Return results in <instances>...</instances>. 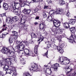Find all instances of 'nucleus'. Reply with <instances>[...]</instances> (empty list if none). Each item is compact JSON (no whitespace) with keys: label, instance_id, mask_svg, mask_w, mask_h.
Returning <instances> with one entry per match:
<instances>
[{"label":"nucleus","instance_id":"ddd939ff","mask_svg":"<svg viewBox=\"0 0 76 76\" xmlns=\"http://www.w3.org/2000/svg\"><path fill=\"white\" fill-rule=\"evenodd\" d=\"M59 64L58 63H56L54 65H53V68L54 70H57L58 69V68L60 67L59 66Z\"/></svg>","mask_w":76,"mask_h":76},{"label":"nucleus","instance_id":"3c124183","mask_svg":"<svg viewBox=\"0 0 76 76\" xmlns=\"http://www.w3.org/2000/svg\"><path fill=\"white\" fill-rule=\"evenodd\" d=\"M4 66L5 67V68L7 69L9 68V65H5Z\"/></svg>","mask_w":76,"mask_h":76},{"label":"nucleus","instance_id":"6e6d98bb","mask_svg":"<svg viewBox=\"0 0 76 76\" xmlns=\"http://www.w3.org/2000/svg\"><path fill=\"white\" fill-rule=\"evenodd\" d=\"M47 1L49 4H50V3H51V0H48Z\"/></svg>","mask_w":76,"mask_h":76},{"label":"nucleus","instance_id":"f3484780","mask_svg":"<svg viewBox=\"0 0 76 76\" xmlns=\"http://www.w3.org/2000/svg\"><path fill=\"white\" fill-rule=\"evenodd\" d=\"M70 30L72 34H75L76 32V29L75 27H72L70 28Z\"/></svg>","mask_w":76,"mask_h":76},{"label":"nucleus","instance_id":"6ab92c4d","mask_svg":"<svg viewBox=\"0 0 76 76\" xmlns=\"http://www.w3.org/2000/svg\"><path fill=\"white\" fill-rule=\"evenodd\" d=\"M38 45H36L34 48V52L36 54L38 53Z\"/></svg>","mask_w":76,"mask_h":76},{"label":"nucleus","instance_id":"c756f323","mask_svg":"<svg viewBox=\"0 0 76 76\" xmlns=\"http://www.w3.org/2000/svg\"><path fill=\"white\" fill-rule=\"evenodd\" d=\"M7 26H6L5 25H3V28L2 29L3 31H6L7 30Z\"/></svg>","mask_w":76,"mask_h":76},{"label":"nucleus","instance_id":"338daca9","mask_svg":"<svg viewBox=\"0 0 76 76\" xmlns=\"http://www.w3.org/2000/svg\"><path fill=\"white\" fill-rule=\"evenodd\" d=\"M39 0H35V3H38L39 2Z\"/></svg>","mask_w":76,"mask_h":76},{"label":"nucleus","instance_id":"20e7f679","mask_svg":"<svg viewBox=\"0 0 76 76\" xmlns=\"http://www.w3.org/2000/svg\"><path fill=\"white\" fill-rule=\"evenodd\" d=\"M64 12V10L62 9L59 8L57 9L56 12L54 10H52L50 11V13L51 15H53L55 14L56 13V15L59 14V15H61Z\"/></svg>","mask_w":76,"mask_h":76},{"label":"nucleus","instance_id":"b1692460","mask_svg":"<svg viewBox=\"0 0 76 76\" xmlns=\"http://www.w3.org/2000/svg\"><path fill=\"white\" fill-rule=\"evenodd\" d=\"M24 52L26 55H29L28 53L29 52V50L27 49H25L24 50Z\"/></svg>","mask_w":76,"mask_h":76},{"label":"nucleus","instance_id":"0e129e2a","mask_svg":"<svg viewBox=\"0 0 76 76\" xmlns=\"http://www.w3.org/2000/svg\"><path fill=\"white\" fill-rule=\"evenodd\" d=\"M70 71H67V72H66V74H68V73H70V72L71 71H72V70H73V69H70Z\"/></svg>","mask_w":76,"mask_h":76},{"label":"nucleus","instance_id":"de8ad7c7","mask_svg":"<svg viewBox=\"0 0 76 76\" xmlns=\"http://www.w3.org/2000/svg\"><path fill=\"white\" fill-rule=\"evenodd\" d=\"M0 16H1L2 17H3V16H6V13L2 14L0 15Z\"/></svg>","mask_w":76,"mask_h":76},{"label":"nucleus","instance_id":"393cba45","mask_svg":"<svg viewBox=\"0 0 76 76\" xmlns=\"http://www.w3.org/2000/svg\"><path fill=\"white\" fill-rule=\"evenodd\" d=\"M58 50L60 53H61V54H63L64 52V50L60 47V48Z\"/></svg>","mask_w":76,"mask_h":76},{"label":"nucleus","instance_id":"f8f14e48","mask_svg":"<svg viewBox=\"0 0 76 76\" xmlns=\"http://www.w3.org/2000/svg\"><path fill=\"white\" fill-rule=\"evenodd\" d=\"M9 61H7V65H9L10 66V67H13V64L12 63V62L11 61H10V58H9Z\"/></svg>","mask_w":76,"mask_h":76},{"label":"nucleus","instance_id":"e433bc0d","mask_svg":"<svg viewBox=\"0 0 76 76\" xmlns=\"http://www.w3.org/2000/svg\"><path fill=\"white\" fill-rule=\"evenodd\" d=\"M18 27H19V28H22L23 29V24H19Z\"/></svg>","mask_w":76,"mask_h":76},{"label":"nucleus","instance_id":"7ed1b4c3","mask_svg":"<svg viewBox=\"0 0 76 76\" xmlns=\"http://www.w3.org/2000/svg\"><path fill=\"white\" fill-rule=\"evenodd\" d=\"M53 23L55 27H56V28H58L60 26V22L59 20H53L52 18V17H50L49 19V22H53Z\"/></svg>","mask_w":76,"mask_h":76},{"label":"nucleus","instance_id":"cd10ccee","mask_svg":"<svg viewBox=\"0 0 76 76\" xmlns=\"http://www.w3.org/2000/svg\"><path fill=\"white\" fill-rule=\"evenodd\" d=\"M59 60H60V61L61 63L62 64H64V63H63L64 60H63V58L62 57H61L60 58Z\"/></svg>","mask_w":76,"mask_h":76},{"label":"nucleus","instance_id":"9d476101","mask_svg":"<svg viewBox=\"0 0 76 76\" xmlns=\"http://www.w3.org/2000/svg\"><path fill=\"white\" fill-rule=\"evenodd\" d=\"M45 22H42L40 24H39V27L41 29H44V28H45Z\"/></svg>","mask_w":76,"mask_h":76},{"label":"nucleus","instance_id":"052dcab7","mask_svg":"<svg viewBox=\"0 0 76 76\" xmlns=\"http://www.w3.org/2000/svg\"><path fill=\"white\" fill-rule=\"evenodd\" d=\"M34 34H34V33H31V37L32 38V37H33V36H34Z\"/></svg>","mask_w":76,"mask_h":76},{"label":"nucleus","instance_id":"a211bd4d","mask_svg":"<svg viewBox=\"0 0 76 76\" xmlns=\"http://www.w3.org/2000/svg\"><path fill=\"white\" fill-rule=\"evenodd\" d=\"M8 56H9V57H13L15 55V53L13 52H10V51L8 53Z\"/></svg>","mask_w":76,"mask_h":76},{"label":"nucleus","instance_id":"49530a36","mask_svg":"<svg viewBox=\"0 0 76 76\" xmlns=\"http://www.w3.org/2000/svg\"><path fill=\"white\" fill-rule=\"evenodd\" d=\"M66 16L68 17V18H69V17H70V13L69 12H68L67 13Z\"/></svg>","mask_w":76,"mask_h":76},{"label":"nucleus","instance_id":"7c9ffc66","mask_svg":"<svg viewBox=\"0 0 76 76\" xmlns=\"http://www.w3.org/2000/svg\"><path fill=\"white\" fill-rule=\"evenodd\" d=\"M10 58H10V60H12V61H15L16 60V58H15V57L14 56H12L10 57Z\"/></svg>","mask_w":76,"mask_h":76},{"label":"nucleus","instance_id":"58836bf2","mask_svg":"<svg viewBox=\"0 0 76 76\" xmlns=\"http://www.w3.org/2000/svg\"><path fill=\"white\" fill-rule=\"evenodd\" d=\"M69 42L71 44H73V42H75V40L74 39L72 40L71 39H69Z\"/></svg>","mask_w":76,"mask_h":76},{"label":"nucleus","instance_id":"680f3d73","mask_svg":"<svg viewBox=\"0 0 76 76\" xmlns=\"http://www.w3.org/2000/svg\"><path fill=\"white\" fill-rule=\"evenodd\" d=\"M39 16H37L35 18V20H37V19H39Z\"/></svg>","mask_w":76,"mask_h":76},{"label":"nucleus","instance_id":"37998d69","mask_svg":"<svg viewBox=\"0 0 76 76\" xmlns=\"http://www.w3.org/2000/svg\"><path fill=\"white\" fill-rule=\"evenodd\" d=\"M63 29H59V31H58L59 34H62L63 33Z\"/></svg>","mask_w":76,"mask_h":76},{"label":"nucleus","instance_id":"a19ab883","mask_svg":"<svg viewBox=\"0 0 76 76\" xmlns=\"http://www.w3.org/2000/svg\"><path fill=\"white\" fill-rule=\"evenodd\" d=\"M38 9L37 8L36 9L33 10L32 11V12H33V13H36L37 12H38Z\"/></svg>","mask_w":76,"mask_h":76},{"label":"nucleus","instance_id":"72a5a7b5","mask_svg":"<svg viewBox=\"0 0 76 76\" xmlns=\"http://www.w3.org/2000/svg\"><path fill=\"white\" fill-rule=\"evenodd\" d=\"M13 28H14L15 29H17L18 28V26L16 24H15L12 25Z\"/></svg>","mask_w":76,"mask_h":76},{"label":"nucleus","instance_id":"f704fd0d","mask_svg":"<svg viewBox=\"0 0 76 76\" xmlns=\"http://www.w3.org/2000/svg\"><path fill=\"white\" fill-rule=\"evenodd\" d=\"M28 54V55H27V56H32L33 57L35 56V55H34V54L32 53V52H29Z\"/></svg>","mask_w":76,"mask_h":76},{"label":"nucleus","instance_id":"4be33fe9","mask_svg":"<svg viewBox=\"0 0 76 76\" xmlns=\"http://www.w3.org/2000/svg\"><path fill=\"white\" fill-rule=\"evenodd\" d=\"M12 35L15 37V38H16V37H17L18 33L17 32L15 31H12Z\"/></svg>","mask_w":76,"mask_h":76},{"label":"nucleus","instance_id":"5701e85b","mask_svg":"<svg viewBox=\"0 0 76 76\" xmlns=\"http://www.w3.org/2000/svg\"><path fill=\"white\" fill-rule=\"evenodd\" d=\"M12 20H15V22H16V21L19 20V18L17 16H15L12 17Z\"/></svg>","mask_w":76,"mask_h":76},{"label":"nucleus","instance_id":"2eb2a0df","mask_svg":"<svg viewBox=\"0 0 76 76\" xmlns=\"http://www.w3.org/2000/svg\"><path fill=\"white\" fill-rule=\"evenodd\" d=\"M63 26L64 28H66V29H68V28H70V26H69V23H65L64 24Z\"/></svg>","mask_w":76,"mask_h":76},{"label":"nucleus","instance_id":"412c9836","mask_svg":"<svg viewBox=\"0 0 76 76\" xmlns=\"http://www.w3.org/2000/svg\"><path fill=\"white\" fill-rule=\"evenodd\" d=\"M3 7H4L6 10H7L8 9V5H7V3H4Z\"/></svg>","mask_w":76,"mask_h":76},{"label":"nucleus","instance_id":"f03ea898","mask_svg":"<svg viewBox=\"0 0 76 76\" xmlns=\"http://www.w3.org/2000/svg\"><path fill=\"white\" fill-rule=\"evenodd\" d=\"M23 43H24L25 45L28 47L29 46V43L26 40H24V41H22L20 43V45L17 46L19 50L20 51H23V50L25 49V45L23 44Z\"/></svg>","mask_w":76,"mask_h":76},{"label":"nucleus","instance_id":"79ce46f5","mask_svg":"<svg viewBox=\"0 0 76 76\" xmlns=\"http://www.w3.org/2000/svg\"><path fill=\"white\" fill-rule=\"evenodd\" d=\"M21 62L22 64H26V61H24V60H21Z\"/></svg>","mask_w":76,"mask_h":76},{"label":"nucleus","instance_id":"e2e57ef3","mask_svg":"<svg viewBox=\"0 0 76 76\" xmlns=\"http://www.w3.org/2000/svg\"><path fill=\"white\" fill-rule=\"evenodd\" d=\"M33 37H34V38H37V36L34 34V35Z\"/></svg>","mask_w":76,"mask_h":76},{"label":"nucleus","instance_id":"13d9d810","mask_svg":"<svg viewBox=\"0 0 76 76\" xmlns=\"http://www.w3.org/2000/svg\"><path fill=\"white\" fill-rule=\"evenodd\" d=\"M26 4H25V3H23L21 4V7H24L25 5Z\"/></svg>","mask_w":76,"mask_h":76},{"label":"nucleus","instance_id":"5fc2aeb1","mask_svg":"<svg viewBox=\"0 0 76 76\" xmlns=\"http://www.w3.org/2000/svg\"><path fill=\"white\" fill-rule=\"evenodd\" d=\"M3 69L5 71H6H6L8 69H7V68H6V67L4 66L3 68Z\"/></svg>","mask_w":76,"mask_h":76},{"label":"nucleus","instance_id":"bf43d9fd","mask_svg":"<svg viewBox=\"0 0 76 76\" xmlns=\"http://www.w3.org/2000/svg\"><path fill=\"white\" fill-rule=\"evenodd\" d=\"M35 3V0H32L30 2L31 3Z\"/></svg>","mask_w":76,"mask_h":76},{"label":"nucleus","instance_id":"09e8293b","mask_svg":"<svg viewBox=\"0 0 76 76\" xmlns=\"http://www.w3.org/2000/svg\"><path fill=\"white\" fill-rule=\"evenodd\" d=\"M29 42L30 44H33L34 42H33L32 39H31L29 41Z\"/></svg>","mask_w":76,"mask_h":76},{"label":"nucleus","instance_id":"774afa93","mask_svg":"<svg viewBox=\"0 0 76 76\" xmlns=\"http://www.w3.org/2000/svg\"><path fill=\"white\" fill-rule=\"evenodd\" d=\"M34 23V25H38V24L37 22H36Z\"/></svg>","mask_w":76,"mask_h":76},{"label":"nucleus","instance_id":"1a4fd4ad","mask_svg":"<svg viewBox=\"0 0 76 76\" xmlns=\"http://www.w3.org/2000/svg\"><path fill=\"white\" fill-rule=\"evenodd\" d=\"M6 22L8 21V23L9 24H12L13 23V20L12 19V18H11L10 17H8L7 18L6 20Z\"/></svg>","mask_w":76,"mask_h":76},{"label":"nucleus","instance_id":"4468645a","mask_svg":"<svg viewBox=\"0 0 76 76\" xmlns=\"http://www.w3.org/2000/svg\"><path fill=\"white\" fill-rule=\"evenodd\" d=\"M75 22H76V20L75 19H70L69 21V23L71 25H74Z\"/></svg>","mask_w":76,"mask_h":76},{"label":"nucleus","instance_id":"6e6552de","mask_svg":"<svg viewBox=\"0 0 76 76\" xmlns=\"http://www.w3.org/2000/svg\"><path fill=\"white\" fill-rule=\"evenodd\" d=\"M31 12V10L26 8H25L23 11V12L25 15H29Z\"/></svg>","mask_w":76,"mask_h":76},{"label":"nucleus","instance_id":"a878e982","mask_svg":"<svg viewBox=\"0 0 76 76\" xmlns=\"http://www.w3.org/2000/svg\"><path fill=\"white\" fill-rule=\"evenodd\" d=\"M44 39V37L43 36L40 35V37H39V41H40L39 42H41Z\"/></svg>","mask_w":76,"mask_h":76},{"label":"nucleus","instance_id":"8fccbe9b","mask_svg":"<svg viewBox=\"0 0 76 76\" xmlns=\"http://www.w3.org/2000/svg\"><path fill=\"white\" fill-rule=\"evenodd\" d=\"M51 44H48L47 45V48H49L50 47H51Z\"/></svg>","mask_w":76,"mask_h":76},{"label":"nucleus","instance_id":"c9c22d12","mask_svg":"<svg viewBox=\"0 0 76 76\" xmlns=\"http://www.w3.org/2000/svg\"><path fill=\"white\" fill-rule=\"evenodd\" d=\"M60 47L59 46H53V48L55 49V50H58L59 48H60Z\"/></svg>","mask_w":76,"mask_h":76},{"label":"nucleus","instance_id":"4c0bfd02","mask_svg":"<svg viewBox=\"0 0 76 76\" xmlns=\"http://www.w3.org/2000/svg\"><path fill=\"white\" fill-rule=\"evenodd\" d=\"M62 38V37H61V36L58 37V39L59 41V43H61V42H62V41H61V39Z\"/></svg>","mask_w":76,"mask_h":76},{"label":"nucleus","instance_id":"a18cd8bd","mask_svg":"<svg viewBox=\"0 0 76 76\" xmlns=\"http://www.w3.org/2000/svg\"><path fill=\"white\" fill-rule=\"evenodd\" d=\"M51 73H52V71H51V69H50L49 71V72L48 73V75H51Z\"/></svg>","mask_w":76,"mask_h":76},{"label":"nucleus","instance_id":"bb28decb","mask_svg":"<svg viewBox=\"0 0 76 76\" xmlns=\"http://www.w3.org/2000/svg\"><path fill=\"white\" fill-rule=\"evenodd\" d=\"M20 22L21 24L23 25H24L25 23V21L24 20V19L23 18H20Z\"/></svg>","mask_w":76,"mask_h":76},{"label":"nucleus","instance_id":"c85d7f7f","mask_svg":"<svg viewBox=\"0 0 76 76\" xmlns=\"http://www.w3.org/2000/svg\"><path fill=\"white\" fill-rule=\"evenodd\" d=\"M42 15L44 18H46L47 17V15L46 14V12H45V11L43 12Z\"/></svg>","mask_w":76,"mask_h":76},{"label":"nucleus","instance_id":"0eeeda50","mask_svg":"<svg viewBox=\"0 0 76 76\" xmlns=\"http://www.w3.org/2000/svg\"><path fill=\"white\" fill-rule=\"evenodd\" d=\"M1 51L3 54H7V55L9 52L10 51V50L8 48L4 47L2 48Z\"/></svg>","mask_w":76,"mask_h":76},{"label":"nucleus","instance_id":"603ef678","mask_svg":"<svg viewBox=\"0 0 76 76\" xmlns=\"http://www.w3.org/2000/svg\"><path fill=\"white\" fill-rule=\"evenodd\" d=\"M23 29H24L25 30H27L28 27L26 26H23Z\"/></svg>","mask_w":76,"mask_h":76},{"label":"nucleus","instance_id":"ea45409f","mask_svg":"<svg viewBox=\"0 0 76 76\" xmlns=\"http://www.w3.org/2000/svg\"><path fill=\"white\" fill-rule=\"evenodd\" d=\"M9 41L10 43H12L13 42V38L10 37L9 38Z\"/></svg>","mask_w":76,"mask_h":76},{"label":"nucleus","instance_id":"423d86ee","mask_svg":"<svg viewBox=\"0 0 76 76\" xmlns=\"http://www.w3.org/2000/svg\"><path fill=\"white\" fill-rule=\"evenodd\" d=\"M29 68L30 70L31 71L33 70L34 72L36 71V72H38L39 70V69L38 67V65H35L31 66H29Z\"/></svg>","mask_w":76,"mask_h":76},{"label":"nucleus","instance_id":"c03bdc74","mask_svg":"<svg viewBox=\"0 0 76 76\" xmlns=\"http://www.w3.org/2000/svg\"><path fill=\"white\" fill-rule=\"evenodd\" d=\"M48 51V50H47V51L46 52V53H45V54L44 55V56H46V57H47V58H48V56H47Z\"/></svg>","mask_w":76,"mask_h":76},{"label":"nucleus","instance_id":"39448f33","mask_svg":"<svg viewBox=\"0 0 76 76\" xmlns=\"http://www.w3.org/2000/svg\"><path fill=\"white\" fill-rule=\"evenodd\" d=\"M13 72L12 76H15L17 75V73H16V69L15 67H12L11 69H8L6 72V74L9 73L11 74Z\"/></svg>","mask_w":76,"mask_h":76},{"label":"nucleus","instance_id":"4d7b16f0","mask_svg":"<svg viewBox=\"0 0 76 76\" xmlns=\"http://www.w3.org/2000/svg\"><path fill=\"white\" fill-rule=\"evenodd\" d=\"M64 43H62L61 44V47L62 48H63L64 47Z\"/></svg>","mask_w":76,"mask_h":76},{"label":"nucleus","instance_id":"2f4dec72","mask_svg":"<svg viewBox=\"0 0 76 76\" xmlns=\"http://www.w3.org/2000/svg\"><path fill=\"white\" fill-rule=\"evenodd\" d=\"M31 76V75H30L29 73L28 72H27L25 73L23 75V76Z\"/></svg>","mask_w":76,"mask_h":76},{"label":"nucleus","instance_id":"dca6fc26","mask_svg":"<svg viewBox=\"0 0 76 76\" xmlns=\"http://www.w3.org/2000/svg\"><path fill=\"white\" fill-rule=\"evenodd\" d=\"M75 38H76V36H75V33H72L71 34V35L70 37H69V39H74Z\"/></svg>","mask_w":76,"mask_h":76},{"label":"nucleus","instance_id":"69168bd1","mask_svg":"<svg viewBox=\"0 0 76 76\" xmlns=\"http://www.w3.org/2000/svg\"><path fill=\"white\" fill-rule=\"evenodd\" d=\"M48 6H45L44 9H47V8H48Z\"/></svg>","mask_w":76,"mask_h":76},{"label":"nucleus","instance_id":"473e14b6","mask_svg":"<svg viewBox=\"0 0 76 76\" xmlns=\"http://www.w3.org/2000/svg\"><path fill=\"white\" fill-rule=\"evenodd\" d=\"M7 34H9V33H7V34H2V37H1V38H5V37H6V35H7Z\"/></svg>","mask_w":76,"mask_h":76},{"label":"nucleus","instance_id":"f257e3e1","mask_svg":"<svg viewBox=\"0 0 76 76\" xmlns=\"http://www.w3.org/2000/svg\"><path fill=\"white\" fill-rule=\"evenodd\" d=\"M12 7L14 9V12L16 13V15H20V10L19 8L20 7V4L19 3H15V2L12 4Z\"/></svg>","mask_w":76,"mask_h":76},{"label":"nucleus","instance_id":"864d4df0","mask_svg":"<svg viewBox=\"0 0 76 76\" xmlns=\"http://www.w3.org/2000/svg\"><path fill=\"white\" fill-rule=\"evenodd\" d=\"M0 76H4V74L2 72H0Z\"/></svg>","mask_w":76,"mask_h":76},{"label":"nucleus","instance_id":"aec40b11","mask_svg":"<svg viewBox=\"0 0 76 76\" xmlns=\"http://www.w3.org/2000/svg\"><path fill=\"white\" fill-rule=\"evenodd\" d=\"M59 4L61 6H63L64 4H66V2L63 0H60L59 1Z\"/></svg>","mask_w":76,"mask_h":76},{"label":"nucleus","instance_id":"9b49d317","mask_svg":"<svg viewBox=\"0 0 76 76\" xmlns=\"http://www.w3.org/2000/svg\"><path fill=\"white\" fill-rule=\"evenodd\" d=\"M9 58H6L1 63H0L1 65L2 66H5V65H7V61H9Z\"/></svg>","mask_w":76,"mask_h":76}]
</instances>
